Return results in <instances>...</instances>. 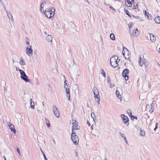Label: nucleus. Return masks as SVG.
I'll list each match as a JSON object with an SVG mask.
<instances>
[{"instance_id":"obj_51","label":"nucleus","mask_w":160,"mask_h":160,"mask_svg":"<svg viewBox=\"0 0 160 160\" xmlns=\"http://www.w3.org/2000/svg\"><path fill=\"white\" fill-rule=\"evenodd\" d=\"M124 140H125V142H126V143L127 144H128V142H127V141L126 138V137H125V138H124Z\"/></svg>"},{"instance_id":"obj_53","label":"nucleus","mask_w":160,"mask_h":160,"mask_svg":"<svg viewBox=\"0 0 160 160\" xmlns=\"http://www.w3.org/2000/svg\"><path fill=\"white\" fill-rule=\"evenodd\" d=\"M11 131L13 132L14 134H15V133L16 132V131Z\"/></svg>"},{"instance_id":"obj_33","label":"nucleus","mask_w":160,"mask_h":160,"mask_svg":"<svg viewBox=\"0 0 160 160\" xmlns=\"http://www.w3.org/2000/svg\"><path fill=\"white\" fill-rule=\"evenodd\" d=\"M127 112L128 114H129L130 116L132 114V111L131 110H130V109H128V110H127Z\"/></svg>"},{"instance_id":"obj_40","label":"nucleus","mask_w":160,"mask_h":160,"mask_svg":"<svg viewBox=\"0 0 160 160\" xmlns=\"http://www.w3.org/2000/svg\"><path fill=\"white\" fill-rule=\"evenodd\" d=\"M158 123H155V127L154 129L153 130H156V129L158 128Z\"/></svg>"},{"instance_id":"obj_23","label":"nucleus","mask_w":160,"mask_h":160,"mask_svg":"<svg viewBox=\"0 0 160 160\" xmlns=\"http://www.w3.org/2000/svg\"><path fill=\"white\" fill-rule=\"evenodd\" d=\"M110 38L112 40H115V38L114 34L112 33L110 34Z\"/></svg>"},{"instance_id":"obj_21","label":"nucleus","mask_w":160,"mask_h":160,"mask_svg":"<svg viewBox=\"0 0 160 160\" xmlns=\"http://www.w3.org/2000/svg\"><path fill=\"white\" fill-rule=\"evenodd\" d=\"M138 62L139 64V65L142 66L143 64V61L141 57H140L139 58V61Z\"/></svg>"},{"instance_id":"obj_25","label":"nucleus","mask_w":160,"mask_h":160,"mask_svg":"<svg viewBox=\"0 0 160 160\" xmlns=\"http://www.w3.org/2000/svg\"><path fill=\"white\" fill-rule=\"evenodd\" d=\"M78 122L77 121H76L75 120H72V126L74 125L75 126H76L77 125H78Z\"/></svg>"},{"instance_id":"obj_54","label":"nucleus","mask_w":160,"mask_h":160,"mask_svg":"<svg viewBox=\"0 0 160 160\" xmlns=\"http://www.w3.org/2000/svg\"><path fill=\"white\" fill-rule=\"evenodd\" d=\"M158 51L160 53V48H159Z\"/></svg>"},{"instance_id":"obj_18","label":"nucleus","mask_w":160,"mask_h":160,"mask_svg":"<svg viewBox=\"0 0 160 160\" xmlns=\"http://www.w3.org/2000/svg\"><path fill=\"white\" fill-rule=\"evenodd\" d=\"M80 126L77 125L76 126H75L74 125L72 126V130H77L78 129H80Z\"/></svg>"},{"instance_id":"obj_31","label":"nucleus","mask_w":160,"mask_h":160,"mask_svg":"<svg viewBox=\"0 0 160 160\" xmlns=\"http://www.w3.org/2000/svg\"><path fill=\"white\" fill-rule=\"evenodd\" d=\"M111 80L110 77L109 76L107 77V82L108 84L110 83Z\"/></svg>"},{"instance_id":"obj_38","label":"nucleus","mask_w":160,"mask_h":160,"mask_svg":"<svg viewBox=\"0 0 160 160\" xmlns=\"http://www.w3.org/2000/svg\"><path fill=\"white\" fill-rule=\"evenodd\" d=\"M64 88L65 90H66L67 89H69V86H68V85H65L64 86Z\"/></svg>"},{"instance_id":"obj_37","label":"nucleus","mask_w":160,"mask_h":160,"mask_svg":"<svg viewBox=\"0 0 160 160\" xmlns=\"http://www.w3.org/2000/svg\"><path fill=\"white\" fill-rule=\"evenodd\" d=\"M153 107L152 106L150 110H149V112H150L151 113L153 111Z\"/></svg>"},{"instance_id":"obj_42","label":"nucleus","mask_w":160,"mask_h":160,"mask_svg":"<svg viewBox=\"0 0 160 160\" xmlns=\"http://www.w3.org/2000/svg\"><path fill=\"white\" fill-rule=\"evenodd\" d=\"M131 118L132 119H133L135 118H136V119H137V118L136 117L132 116V115H131Z\"/></svg>"},{"instance_id":"obj_52","label":"nucleus","mask_w":160,"mask_h":160,"mask_svg":"<svg viewBox=\"0 0 160 160\" xmlns=\"http://www.w3.org/2000/svg\"><path fill=\"white\" fill-rule=\"evenodd\" d=\"M40 150H41V152H42V153L43 154H43L44 153H43V151H42V149L41 148H40Z\"/></svg>"},{"instance_id":"obj_2","label":"nucleus","mask_w":160,"mask_h":160,"mask_svg":"<svg viewBox=\"0 0 160 160\" xmlns=\"http://www.w3.org/2000/svg\"><path fill=\"white\" fill-rule=\"evenodd\" d=\"M118 57L117 55L114 56L111 58L110 59V63L112 67L115 68L118 66V62H119L118 61Z\"/></svg>"},{"instance_id":"obj_55","label":"nucleus","mask_w":160,"mask_h":160,"mask_svg":"<svg viewBox=\"0 0 160 160\" xmlns=\"http://www.w3.org/2000/svg\"><path fill=\"white\" fill-rule=\"evenodd\" d=\"M26 39L27 41H28V40H29V38H26Z\"/></svg>"},{"instance_id":"obj_45","label":"nucleus","mask_w":160,"mask_h":160,"mask_svg":"<svg viewBox=\"0 0 160 160\" xmlns=\"http://www.w3.org/2000/svg\"><path fill=\"white\" fill-rule=\"evenodd\" d=\"M98 99V100L97 101V102L98 103V104H100V98H97Z\"/></svg>"},{"instance_id":"obj_60","label":"nucleus","mask_w":160,"mask_h":160,"mask_svg":"<svg viewBox=\"0 0 160 160\" xmlns=\"http://www.w3.org/2000/svg\"><path fill=\"white\" fill-rule=\"evenodd\" d=\"M151 85H150V83H148V86H150Z\"/></svg>"},{"instance_id":"obj_7","label":"nucleus","mask_w":160,"mask_h":160,"mask_svg":"<svg viewBox=\"0 0 160 160\" xmlns=\"http://www.w3.org/2000/svg\"><path fill=\"white\" fill-rule=\"evenodd\" d=\"M52 110L54 115L57 118H58L60 116L59 112L57 108L54 105L53 106Z\"/></svg>"},{"instance_id":"obj_30","label":"nucleus","mask_w":160,"mask_h":160,"mask_svg":"<svg viewBox=\"0 0 160 160\" xmlns=\"http://www.w3.org/2000/svg\"><path fill=\"white\" fill-rule=\"evenodd\" d=\"M125 12L126 13V14L128 15V16L129 17L131 18V15L129 13V12L127 10H126L125 9H124Z\"/></svg>"},{"instance_id":"obj_63","label":"nucleus","mask_w":160,"mask_h":160,"mask_svg":"<svg viewBox=\"0 0 160 160\" xmlns=\"http://www.w3.org/2000/svg\"><path fill=\"white\" fill-rule=\"evenodd\" d=\"M144 65H145L146 66V65H147V64H146V63H144Z\"/></svg>"},{"instance_id":"obj_9","label":"nucleus","mask_w":160,"mask_h":160,"mask_svg":"<svg viewBox=\"0 0 160 160\" xmlns=\"http://www.w3.org/2000/svg\"><path fill=\"white\" fill-rule=\"evenodd\" d=\"M121 117L123 122L124 124H127L129 122V119L128 117L123 114L121 115Z\"/></svg>"},{"instance_id":"obj_13","label":"nucleus","mask_w":160,"mask_h":160,"mask_svg":"<svg viewBox=\"0 0 160 160\" xmlns=\"http://www.w3.org/2000/svg\"><path fill=\"white\" fill-rule=\"evenodd\" d=\"M52 35H48L46 37V39L48 42H52Z\"/></svg>"},{"instance_id":"obj_49","label":"nucleus","mask_w":160,"mask_h":160,"mask_svg":"<svg viewBox=\"0 0 160 160\" xmlns=\"http://www.w3.org/2000/svg\"><path fill=\"white\" fill-rule=\"evenodd\" d=\"M87 123H88V125L89 126H90V125H91L90 123L88 121H87Z\"/></svg>"},{"instance_id":"obj_12","label":"nucleus","mask_w":160,"mask_h":160,"mask_svg":"<svg viewBox=\"0 0 160 160\" xmlns=\"http://www.w3.org/2000/svg\"><path fill=\"white\" fill-rule=\"evenodd\" d=\"M150 39L151 41L155 42L156 41V38L152 33L149 34Z\"/></svg>"},{"instance_id":"obj_28","label":"nucleus","mask_w":160,"mask_h":160,"mask_svg":"<svg viewBox=\"0 0 160 160\" xmlns=\"http://www.w3.org/2000/svg\"><path fill=\"white\" fill-rule=\"evenodd\" d=\"M140 134L141 136H144L145 135V131H141L140 132Z\"/></svg>"},{"instance_id":"obj_27","label":"nucleus","mask_w":160,"mask_h":160,"mask_svg":"<svg viewBox=\"0 0 160 160\" xmlns=\"http://www.w3.org/2000/svg\"><path fill=\"white\" fill-rule=\"evenodd\" d=\"M100 72L101 74H103V76L105 78L106 77V74L104 71L102 69H101L100 71Z\"/></svg>"},{"instance_id":"obj_59","label":"nucleus","mask_w":160,"mask_h":160,"mask_svg":"<svg viewBox=\"0 0 160 160\" xmlns=\"http://www.w3.org/2000/svg\"><path fill=\"white\" fill-rule=\"evenodd\" d=\"M4 160H6V159L5 157H4Z\"/></svg>"},{"instance_id":"obj_41","label":"nucleus","mask_w":160,"mask_h":160,"mask_svg":"<svg viewBox=\"0 0 160 160\" xmlns=\"http://www.w3.org/2000/svg\"><path fill=\"white\" fill-rule=\"evenodd\" d=\"M120 134L122 137L124 139L125 137V135L123 133H120Z\"/></svg>"},{"instance_id":"obj_15","label":"nucleus","mask_w":160,"mask_h":160,"mask_svg":"<svg viewBox=\"0 0 160 160\" xmlns=\"http://www.w3.org/2000/svg\"><path fill=\"white\" fill-rule=\"evenodd\" d=\"M154 20L155 22L158 24L160 23V17L157 16L155 18Z\"/></svg>"},{"instance_id":"obj_62","label":"nucleus","mask_w":160,"mask_h":160,"mask_svg":"<svg viewBox=\"0 0 160 160\" xmlns=\"http://www.w3.org/2000/svg\"><path fill=\"white\" fill-rule=\"evenodd\" d=\"M53 142H54V143H55V141L54 140H53Z\"/></svg>"},{"instance_id":"obj_17","label":"nucleus","mask_w":160,"mask_h":160,"mask_svg":"<svg viewBox=\"0 0 160 160\" xmlns=\"http://www.w3.org/2000/svg\"><path fill=\"white\" fill-rule=\"evenodd\" d=\"M8 126L9 127L10 130H15L14 125L10 122L8 123Z\"/></svg>"},{"instance_id":"obj_6","label":"nucleus","mask_w":160,"mask_h":160,"mask_svg":"<svg viewBox=\"0 0 160 160\" xmlns=\"http://www.w3.org/2000/svg\"><path fill=\"white\" fill-rule=\"evenodd\" d=\"M125 49H126V51L124 52H122L123 55L125 58L130 60V52L126 48H125Z\"/></svg>"},{"instance_id":"obj_58","label":"nucleus","mask_w":160,"mask_h":160,"mask_svg":"<svg viewBox=\"0 0 160 160\" xmlns=\"http://www.w3.org/2000/svg\"><path fill=\"white\" fill-rule=\"evenodd\" d=\"M42 105L43 106H44V102H42Z\"/></svg>"},{"instance_id":"obj_43","label":"nucleus","mask_w":160,"mask_h":160,"mask_svg":"<svg viewBox=\"0 0 160 160\" xmlns=\"http://www.w3.org/2000/svg\"><path fill=\"white\" fill-rule=\"evenodd\" d=\"M66 92V94H68V93H69V89H67L66 90H65Z\"/></svg>"},{"instance_id":"obj_46","label":"nucleus","mask_w":160,"mask_h":160,"mask_svg":"<svg viewBox=\"0 0 160 160\" xmlns=\"http://www.w3.org/2000/svg\"><path fill=\"white\" fill-rule=\"evenodd\" d=\"M43 157L44 158L45 160H48L44 154H43Z\"/></svg>"},{"instance_id":"obj_10","label":"nucleus","mask_w":160,"mask_h":160,"mask_svg":"<svg viewBox=\"0 0 160 160\" xmlns=\"http://www.w3.org/2000/svg\"><path fill=\"white\" fill-rule=\"evenodd\" d=\"M32 49L31 46H29V47H27L26 48L27 54L29 55L30 54L32 53Z\"/></svg>"},{"instance_id":"obj_24","label":"nucleus","mask_w":160,"mask_h":160,"mask_svg":"<svg viewBox=\"0 0 160 160\" xmlns=\"http://www.w3.org/2000/svg\"><path fill=\"white\" fill-rule=\"evenodd\" d=\"M19 63H20V64L21 65H25V62L23 61L22 58H20V62Z\"/></svg>"},{"instance_id":"obj_57","label":"nucleus","mask_w":160,"mask_h":160,"mask_svg":"<svg viewBox=\"0 0 160 160\" xmlns=\"http://www.w3.org/2000/svg\"><path fill=\"white\" fill-rule=\"evenodd\" d=\"M130 23H131V22L129 23V24L128 25V26L129 27H130V26H131Z\"/></svg>"},{"instance_id":"obj_56","label":"nucleus","mask_w":160,"mask_h":160,"mask_svg":"<svg viewBox=\"0 0 160 160\" xmlns=\"http://www.w3.org/2000/svg\"><path fill=\"white\" fill-rule=\"evenodd\" d=\"M130 23H131V22L129 23V24L128 25V26L129 27H130V26H131Z\"/></svg>"},{"instance_id":"obj_5","label":"nucleus","mask_w":160,"mask_h":160,"mask_svg":"<svg viewBox=\"0 0 160 160\" xmlns=\"http://www.w3.org/2000/svg\"><path fill=\"white\" fill-rule=\"evenodd\" d=\"M129 72V70L127 69H125L122 73V75L123 77L125 78V79L126 81H127L129 78L128 74Z\"/></svg>"},{"instance_id":"obj_39","label":"nucleus","mask_w":160,"mask_h":160,"mask_svg":"<svg viewBox=\"0 0 160 160\" xmlns=\"http://www.w3.org/2000/svg\"><path fill=\"white\" fill-rule=\"evenodd\" d=\"M17 151L18 152V154L19 155H21V153H20V149H19V148H17Z\"/></svg>"},{"instance_id":"obj_4","label":"nucleus","mask_w":160,"mask_h":160,"mask_svg":"<svg viewBox=\"0 0 160 160\" xmlns=\"http://www.w3.org/2000/svg\"><path fill=\"white\" fill-rule=\"evenodd\" d=\"M18 71L21 75L20 76L21 79L26 82H29V80L28 79V77L26 75L25 72L21 69H19Z\"/></svg>"},{"instance_id":"obj_14","label":"nucleus","mask_w":160,"mask_h":160,"mask_svg":"<svg viewBox=\"0 0 160 160\" xmlns=\"http://www.w3.org/2000/svg\"><path fill=\"white\" fill-rule=\"evenodd\" d=\"M126 5L128 7H130L132 6V2L129 0H125Z\"/></svg>"},{"instance_id":"obj_35","label":"nucleus","mask_w":160,"mask_h":160,"mask_svg":"<svg viewBox=\"0 0 160 160\" xmlns=\"http://www.w3.org/2000/svg\"><path fill=\"white\" fill-rule=\"evenodd\" d=\"M145 15L146 16H147V17H148V19L149 18V16H150V14H149V13H147V12L145 11Z\"/></svg>"},{"instance_id":"obj_16","label":"nucleus","mask_w":160,"mask_h":160,"mask_svg":"<svg viewBox=\"0 0 160 160\" xmlns=\"http://www.w3.org/2000/svg\"><path fill=\"white\" fill-rule=\"evenodd\" d=\"M139 32L138 31V29L137 28L136 29V30L135 31L134 30L133 32V34L134 35V36L135 37H137L138 35L139 34Z\"/></svg>"},{"instance_id":"obj_1","label":"nucleus","mask_w":160,"mask_h":160,"mask_svg":"<svg viewBox=\"0 0 160 160\" xmlns=\"http://www.w3.org/2000/svg\"><path fill=\"white\" fill-rule=\"evenodd\" d=\"M44 13L47 18H50L54 15L55 9L52 7H50L46 9Z\"/></svg>"},{"instance_id":"obj_50","label":"nucleus","mask_w":160,"mask_h":160,"mask_svg":"<svg viewBox=\"0 0 160 160\" xmlns=\"http://www.w3.org/2000/svg\"><path fill=\"white\" fill-rule=\"evenodd\" d=\"M67 80H65L64 82V85H68V83L66 82Z\"/></svg>"},{"instance_id":"obj_26","label":"nucleus","mask_w":160,"mask_h":160,"mask_svg":"<svg viewBox=\"0 0 160 160\" xmlns=\"http://www.w3.org/2000/svg\"><path fill=\"white\" fill-rule=\"evenodd\" d=\"M46 4V2H43L40 5V10L42 11V8H43L44 5Z\"/></svg>"},{"instance_id":"obj_48","label":"nucleus","mask_w":160,"mask_h":160,"mask_svg":"<svg viewBox=\"0 0 160 160\" xmlns=\"http://www.w3.org/2000/svg\"><path fill=\"white\" fill-rule=\"evenodd\" d=\"M110 8L112 9V10H115V9L113 7H112V6H111L110 7Z\"/></svg>"},{"instance_id":"obj_3","label":"nucleus","mask_w":160,"mask_h":160,"mask_svg":"<svg viewBox=\"0 0 160 160\" xmlns=\"http://www.w3.org/2000/svg\"><path fill=\"white\" fill-rule=\"evenodd\" d=\"M71 139L75 145H77L78 144L79 138L76 135L75 131H72Z\"/></svg>"},{"instance_id":"obj_8","label":"nucleus","mask_w":160,"mask_h":160,"mask_svg":"<svg viewBox=\"0 0 160 160\" xmlns=\"http://www.w3.org/2000/svg\"><path fill=\"white\" fill-rule=\"evenodd\" d=\"M92 90L93 93L95 95V98H100L99 91L96 87H94Z\"/></svg>"},{"instance_id":"obj_44","label":"nucleus","mask_w":160,"mask_h":160,"mask_svg":"<svg viewBox=\"0 0 160 160\" xmlns=\"http://www.w3.org/2000/svg\"><path fill=\"white\" fill-rule=\"evenodd\" d=\"M26 43L27 45L29 47V46H30V44L29 42L28 41H26Z\"/></svg>"},{"instance_id":"obj_19","label":"nucleus","mask_w":160,"mask_h":160,"mask_svg":"<svg viewBox=\"0 0 160 160\" xmlns=\"http://www.w3.org/2000/svg\"><path fill=\"white\" fill-rule=\"evenodd\" d=\"M91 132L95 136H98L99 133L98 131H92Z\"/></svg>"},{"instance_id":"obj_61","label":"nucleus","mask_w":160,"mask_h":160,"mask_svg":"<svg viewBox=\"0 0 160 160\" xmlns=\"http://www.w3.org/2000/svg\"><path fill=\"white\" fill-rule=\"evenodd\" d=\"M132 0V2H134V0Z\"/></svg>"},{"instance_id":"obj_32","label":"nucleus","mask_w":160,"mask_h":160,"mask_svg":"<svg viewBox=\"0 0 160 160\" xmlns=\"http://www.w3.org/2000/svg\"><path fill=\"white\" fill-rule=\"evenodd\" d=\"M108 84L109 87L111 88H112L115 86V85L114 84L111 83V82L110 83H109Z\"/></svg>"},{"instance_id":"obj_29","label":"nucleus","mask_w":160,"mask_h":160,"mask_svg":"<svg viewBox=\"0 0 160 160\" xmlns=\"http://www.w3.org/2000/svg\"><path fill=\"white\" fill-rule=\"evenodd\" d=\"M45 122L46 124L47 125V126L49 127H50V124L49 123V122L48 120H47L46 119H45Z\"/></svg>"},{"instance_id":"obj_47","label":"nucleus","mask_w":160,"mask_h":160,"mask_svg":"<svg viewBox=\"0 0 160 160\" xmlns=\"http://www.w3.org/2000/svg\"><path fill=\"white\" fill-rule=\"evenodd\" d=\"M95 113L94 112H92V113H91V116H92V118H93V116H95Z\"/></svg>"},{"instance_id":"obj_64","label":"nucleus","mask_w":160,"mask_h":160,"mask_svg":"<svg viewBox=\"0 0 160 160\" xmlns=\"http://www.w3.org/2000/svg\"><path fill=\"white\" fill-rule=\"evenodd\" d=\"M144 65H145L146 66V65H147V64H146V63H144Z\"/></svg>"},{"instance_id":"obj_20","label":"nucleus","mask_w":160,"mask_h":160,"mask_svg":"<svg viewBox=\"0 0 160 160\" xmlns=\"http://www.w3.org/2000/svg\"><path fill=\"white\" fill-rule=\"evenodd\" d=\"M30 106L31 108L32 109H34V103L32 101V99H31L30 100Z\"/></svg>"},{"instance_id":"obj_36","label":"nucleus","mask_w":160,"mask_h":160,"mask_svg":"<svg viewBox=\"0 0 160 160\" xmlns=\"http://www.w3.org/2000/svg\"><path fill=\"white\" fill-rule=\"evenodd\" d=\"M66 96L68 98V100H69L70 99V93H68V94H66Z\"/></svg>"},{"instance_id":"obj_11","label":"nucleus","mask_w":160,"mask_h":160,"mask_svg":"<svg viewBox=\"0 0 160 160\" xmlns=\"http://www.w3.org/2000/svg\"><path fill=\"white\" fill-rule=\"evenodd\" d=\"M4 9L7 13V15L8 18H9V19L12 20L13 19V17L12 14H11L10 12H8V10L6 9V8H4Z\"/></svg>"},{"instance_id":"obj_34","label":"nucleus","mask_w":160,"mask_h":160,"mask_svg":"<svg viewBox=\"0 0 160 160\" xmlns=\"http://www.w3.org/2000/svg\"><path fill=\"white\" fill-rule=\"evenodd\" d=\"M138 7V5L137 3H135L134 4V6H133V9H135Z\"/></svg>"},{"instance_id":"obj_22","label":"nucleus","mask_w":160,"mask_h":160,"mask_svg":"<svg viewBox=\"0 0 160 160\" xmlns=\"http://www.w3.org/2000/svg\"><path fill=\"white\" fill-rule=\"evenodd\" d=\"M116 94L117 97L120 99L121 98V95L120 94V92L118 90L116 91Z\"/></svg>"}]
</instances>
